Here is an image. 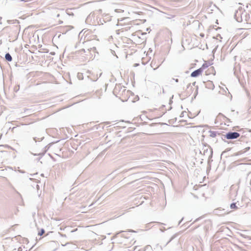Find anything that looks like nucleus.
<instances>
[{
	"mask_svg": "<svg viewBox=\"0 0 251 251\" xmlns=\"http://www.w3.org/2000/svg\"><path fill=\"white\" fill-rule=\"evenodd\" d=\"M223 136L227 139H235L238 138L240 136V134L237 132H228Z\"/></svg>",
	"mask_w": 251,
	"mask_h": 251,
	"instance_id": "nucleus-1",
	"label": "nucleus"
},
{
	"mask_svg": "<svg viewBox=\"0 0 251 251\" xmlns=\"http://www.w3.org/2000/svg\"><path fill=\"white\" fill-rule=\"evenodd\" d=\"M203 154L207 156L208 158H211L212 156L213 151L209 147H207L206 149H203Z\"/></svg>",
	"mask_w": 251,
	"mask_h": 251,
	"instance_id": "nucleus-2",
	"label": "nucleus"
},
{
	"mask_svg": "<svg viewBox=\"0 0 251 251\" xmlns=\"http://www.w3.org/2000/svg\"><path fill=\"white\" fill-rule=\"evenodd\" d=\"M202 71H203V69L202 68H200L193 71L191 74V76L193 77H197L201 74Z\"/></svg>",
	"mask_w": 251,
	"mask_h": 251,
	"instance_id": "nucleus-3",
	"label": "nucleus"
},
{
	"mask_svg": "<svg viewBox=\"0 0 251 251\" xmlns=\"http://www.w3.org/2000/svg\"><path fill=\"white\" fill-rule=\"evenodd\" d=\"M215 212L217 213V214L220 215H224V214H227L228 213L226 211H225V209H215Z\"/></svg>",
	"mask_w": 251,
	"mask_h": 251,
	"instance_id": "nucleus-4",
	"label": "nucleus"
},
{
	"mask_svg": "<svg viewBox=\"0 0 251 251\" xmlns=\"http://www.w3.org/2000/svg\"><path fill=\"white\" fill-rule=\"evenodd\" d=\"M206 87L208 89H213L214 88V85L212 81H209L206 83Z\"/></svg>",
	"mask_w": 251,
	"mask_h": 251,
	"instance_id": "nucleus-5",
	"label": "nucleus"
},
{
	"mask_svg": "<svg viewBox=\"0 0 251 251\" xmlns=\"http://www.w3.org/2000/svg\"><path fill=\"white\" fill-rule=\"evenodd\" d=\"M209 136L213 137V138L215 137L217 134L220 135V133H219L217 131H215L210 130V131H209Z\"/></svg>",
	"mask_w": 251,
	"mask_h": 251,
	"instance_id": "nucleus-6",
	"label": "nucleus"
},
{
	"mask_svg": "<svg viewBox=\"0 0 251 251\" xmlns=\"http://www.w3.org/2000/svg\"><path fill=\"white\" fill-rule=\"evenodd\" d=\"M5 58L6 60L8 61H11L12 60V57L9 53H6L5 55Z\"/></svg>",
	"mask_w": 251,
	"mask_h": 251,
	"instance_id": "nucleus-7",
	"label": "nucleus"
},
{
	"mask_svg": "<svg viewBox=\"0 0 251 251\" xmlns=\"http://www.w3.org/2000/svg\"><path fill=\"white\" fill-rule=\"evenodd\" d=\"M250 147H247L245 149H244V151H238V152H237L235 155H240L241 154H242L243 153H244L246 151H249L250 150Z\"/></svg>",
	"mask_w": 251,
	"mask_h": 251,
	"instance_id": "nucleus-8",
	"label": "nucleus"
},
{
	"mask_svg": "<svg viewBox=\"0 0 251 251\" xmlns=\"http://www.w3.org/2000/svg\"><path fill=\"white\" fill-rule=\"evenodd\" d=\"M50 147H48V146H46L45 147V149L44 150V151H43V152L42 153H38V154H34V155H44L46 152V151H48V150L49 149Z\"/></svg>",
	"mask_w": 251,
	"mask_h": 251,
	"instance_id": "nucleus-9",
	"label": "nucleus"
},
{
	"mask_svg": "<svg viewBox=\"0 0 251 251\" xmlns=\"http://www.w3.org/2000/svg\"><path fill=\"white\" fill-rule=\"evenodd\" d=\"M77 77L78 79L82 80L83 79V75L82 73H78L77 75Z\"/></svg>",
	"mask_w": 251,
	"mask_h": 251,
	"instance_id": "nucleus-10",
	"label": "nucleus"
},
{
	"mask_svg": "<svg viewBox=\"0 0 251 251\" xmlns=\"http://www.w3.org/2000/svg\"><path fill=\"white\" fill-rule=\"evenodd\" d=\"M218 117H223L224 119H226V122H229L230 120L228 118H226V116H225L222 113H219Z\"/></svg>",
	"mask_w": 251,
	"mask_h": 251,
	"instance_id": "nucleus-11",
	"label": "nucleus"
},
{
	"mask_svg": "<svg viewBox=\"0 0 251 251\" xmlns=\"http://www.w3.org/2000/svg\"><path fill=\"white\" fill-rule=\"evenodd\" d=\"M155 63H154L153 61H151V66L152 68L155 67V68L153 69L154 70H155L157 68H158L159 67V66L160 65H159L157 66H155Z\"/></svg>",
	"mask_w": 251,
	"mask_h": 251,
	"instance_id": "nucleus-12",
	"label": "nucleus"
},
{
	"mask_svg": "<svg viewBox=\"0 0 251 251\" xmlns=\"http://www.w3.org/2000/svg\"><path fill=\"white\" fill-rule=\"evenodd\" d=\"M237 14H238V12H236V13H235V15H234L235 18H236V19L237 21V22H242V18L241 17V18H239L237 17Z\"/></svg>",
	"mask_w": 251,
	"mask_h": 251,
	"instance_id": "nucleus-13",
	"label": "nucleus"
},
{
	"mask_svg": "<svg viewBox=\"0 0 251 251\" xmlns=\"http://www.w3.org/2000/svg\"><path fill=\"white\" fill-rule=\"evenodd\" d=\"M177 235V234H174V235L172 236V237L171 238V239L169 240V241L166 243V244L165 245V246H166L167 245H168L170 242H171L175 238H176V236Z\"/></svg>",
	"mask_w": 251,
	"mask_h": 251,
	"instance_id": "nucleus-14",
	"label": "nucleus"
},
{
	"mask_svg": "<svg viewBox=\"0 0 251 251\" xmlns=\"http://www.w3.org/2000/svg\"><path fill=\"white\" fill-rule=\"evenodd\" d=\"M230 207L231 209H237V206H236V203H232L230 205Z\"/></svg>",
	"mask_w": 251,
	"mask_h": 251,
	"instance_id": "nucleus-15",
	"label": "nucleus"
},
{
	"mask_svg": "<svg viewBox=\"0 0 251 251\" xmlns=\"http://www.w3.org/2000/svg\"><path fill=\"white\" fill-rule=\"evenodd\" d=\"M19 88H20L19 85H17V86H15L14 88V91L15 92H17L19 91Z\"/></svg>",
	"mask_w": 251,
	"mask_h": 251,
	"instance_id": "nucleus-16",
	"label": "nucleus"
},
{
	"mask_svg": "<svg viewBox=\"0 0 251 251\" xmlns=\"http://www.w3.org/2000/svg\"><path fill=\"white\" fill-rule=\"evenodd\" d=\"M45 233V230L44 229H41V230L38 232V235L42 236Z\"/></svg>",
	"mask_w": 251,
	"mask_h": 251,
	"instance_id": "nucleus-17",
	"label": "nucleus"
},
{
	"mask_svg": "<svg viewBox=\"0 0 251 251\" xmlns=\"http://www.w3.org/2000/svg\"><path fill=\"white\" fill-rule=\"evenodd\" d=\"M206 67H207V64H203V65H202V68H206Z\"/></svg>",
	"mask_w": 251,
	"mask_h": 251,
	"instance_id": "nucleus-18",
	"label": "nucleus"
},
{
	"mask_svg": "<svg viewBox=\"0 0 251 251\" xmlns=\"http://www.w3.org/2000/svg\"><path fill=\"white\" fill-rule=\"evenodd\" d=\"M16 128V127H15V126H14V127H12V128H11V131H12V132H14V130H15V129Z\"/></svg>",
	"mask_w": 251,
	"mask_h": 251,
	"instance_id": "nucleus-19",
	"label": "nucleus"
},
{
	"mask_svg": "<svg viewBox=\"0 0 251 251\" xmlns=\"http://www.w3.org/2000/svg\"><path fill=\"white\" fill-rule=\"evenodd\" d=\"M18 171L21 173H25V172L24 171L21 170H18Z\"/></svg>",
	"mask_w": 251,
	"mask_h": 251,
	"instance_id": "nucleus-20",
	"label": "nucleus"
},
{
	"mask_svg": "<svg viewBox=\"0 0 251 251\" xmlns=\"http://www.w3.org/2000/svg\"><path fill=\"white\" fill-rule=\"evenodd\" d=\"M201 37H203L204 36V34L202 33H201L200 35Z\"/></svg>",
	"mask_w": 251,
	"mask_h": 251,
	"instance_id": "nucleus-21",
	"label": "nucleus"
},
{
	"mask_svg": "<svg viewBox=\"0 0 251 251\" xmlns=\"http://www.w3.org/2000/svg\"><path fill=\"white\" fill-rule=\"evenodd\" d=\"M174 79L175 80V81L176 82H178V79Z\"/></svg>",
	"mask_w": 251,
	"mask_h": 251,
	"instance_id": "nucleus-22",
	"label": "nucleus"
},
{
	"mask_svg": "<svg viewBox=\"0 0 251 251\" xmlns=\"http://www.w3.org/2000/svg\"><path fill=\"white\" fill-rule=\"evenodd\" d=\"M135 168H136L135 167H133V168L129 169L128 170H131L134 169Z\"/></svg>",
	"mask_w": 251,
	"mask_h": 251,
	"instance_id": "nucleus-23",
	"label": "nucleus"
},
{
	"mask_svg": "<svg viewBox=\"0 0 251 251\" xmlns=\"http://www.w3.org/2000/svg\"><path fill=\"white\" fill-rule=\"evenodd\" d=\"M129 232H135L134 230H131H131H129Z\"/></svg>",
	"mask_w": 251,
	"mask_h": 251,
	"instance_id": "nucleus-24",
	"label": "nucleus"
},
{
	"mask_svg": "<svg viewBox=\"0 0 251 251\" xmlns=\"http://www.w3.org/2000/svg\"><path fill=\"white\" fill-rule=\"evenodd\" d=\"M183 218H182V219L181 220V221L179 222L178 225H180V223H181V221L183 220Z\"/></svg>",
	"mask_w": 251,
	"mask_h": 251,
	"instance_id": "nucleus-25",
	"label": "nucleus"
},
{
	"mask_svg": "<svg viewBox=\"0 0 251 251\" xmlns=\"http://www.w3.org/2000/svg\"><path fill=\"white\" fill-rule=\"evenodd\" d=\"M199 220V218L197 219L194 221V223L196 222H197V221H198Z\"/></svg>",
	"mask_w": 251,
	"mask_h": 251,
	"instance_id": "nucleus-26",
	"label": "nucleus"
},
{
	"mask_svg": "<svg viewBox=\"0 0 251 251\" xmlns=\"http://www.w3.org/2000/svg\"><path fill=\"white\" fill-rule=\"evenodd\" d=\"M165 230V228H162V229H161V230H162V231H164V230Z\"/></svg>",
	"mask_w": 251,
	"mask_h": 251,
	"instance_id": "nucleus-27",
	"label": "nucleus"
},
{
	"mask_svg": "<svg viewBox=\"0 0 251 251\" xmlns=\"http://www.w3.org/2000/svg\"><path fill=\"white\" fill-rule=\"evenodd\" d=\"M165 230V228H162V229H161V230H162V231H164V230Z\"/></svg>",
	"mask_w": 251,
	"mask_h": 251,
	"instance_id": "nucleus-28",
	"label": "nucleus"
},
{
	"mask_svg": "<svg viewBox=\"0 0 251 251\" xmlns=\"http://www.w3.org/2000/svg\"><path fill=\"white\" fill-rule=\"evenodd\" d=\"M195 84H196V82H193V83H192V85H193V86H194V85H195Z\"/></svg>",
	"mask_w": 251,
	"mask_h": 251,
	"instance_id": "nucleus-29",
	"label": "nucleus"
},
{
	"mask_svg": "<svg viewBox=\"0 0 251 251\" xmlns=\"http://www.w3.org/2000/svg\"><path fill=\"white\" fill-rule=\"evenodd\" d=\"M190 85H191V84H190H190H189L188 85V86H187V88H189V87Z\"/></svg>",
	"mask_w": 251,
	"mask_h": 251,
	"instance_id": "nucleus-30",
	"label": "nucleus"
},
{
	"mask_svg": "<svg viewBox=\"0 0 251 251\" xmlns=\"http://www.w3.org/2000/svg\"><path fill=\"white\" fill-rule=\"evenodd\" d=\"M34 140L35 142H36V141H37L36 139V138H35H35H34Z\"/></svg>",
	"mask_w": 251,
	"mask_h": 251,
	"instance_id": "nucleus-31",
	"label": "nucleus"
},
{
	"mask_svg": "<svg viewBox=\"0 0 251 251\" xmlns=\"http://www.w3.org/2000/svg\"><path fill=\"white\" fill-rule=\"evenodd\" d=\"M244 237H245V238H249V236H244Z\"/></svg>",
	"mask_w": 251,
	"mask_h": 251,
	"instance_id": "nucleus-32",
	"label": "nucleus"
},
{
	"mask_svg": "<svg viewBox=\"0 0 251 251\" xmlns=\"http://www.w3.org/2000/svg\"><path fill=\"white\" fill-rule=\"evenodd\" d=\"M82 50H83L84 52L85 51L84 49H83Z\"/></svg>",
	"mask_w": 251,
	"mask_h": 251,
	"instance_id": "nucleus-33",
	"label": "nucleus"
},
{
	"mask_svg": "<svg viewBox=\"0 0 251 251\" xmlns=\"http://www.w3.org/2000/svg\"><path fill=\"white\" fill-rule=\"evenodd\" d=\"M162 91H163V93H164V89H162Z\"/></svg>",
	"mask_w": 251,
	"mask_h": 251,
	"instance_id": "nucleus-34",
	"label": "nucleus"
},
{
	"mask_svg": "<svg viewBox=\"0 0 251 251\" xmlns=\"http://www.w3.org/2000/svg\"><path fill=\"white\" fill-rule=\"evenodd\" d=\"M195 228H193V229H192L191 230H192H192H195Z\"/></svg>",
	"mask_w": 251,
	"mask_h": 251,
	"instance_id": "nucleus-35",
	"label": "nucleus"
},
{
	"mask_svg": "<svg viewBox=\"0 0 251 251\" xmlns=\"http://www.w3.org/2000/svg\"><path fill=\"white\" fill-rule=\"evenodd\" d=\"M57 17H59V14H57Z\"/></svg>",
	"mask_w": 251,
	"mask_h": 251,
	"instance_id": "nucleus-36",
	"label": "nucleus"
},
{
	"mask_svg": "<svg viewBox=\"0 0 251 251\" xmlns=\"http://www.w3.org/2000/svg\"><path fill=\"white\" fill-rule=\"evenodd\" d=\"M21 1H25V0H20Z\"/></svg>",
	"mask_w": 251,
	"mask_h": 251,
	"instance_id": "nucleus-37",
	"label": "nucleus"
}]
</instances>
